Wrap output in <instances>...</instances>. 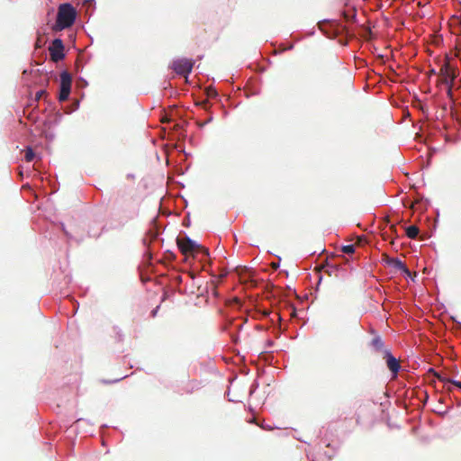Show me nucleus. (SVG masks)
Returning a JSON list of instances; mask_svg holds the SVG:
<instances>
[{"label":"nucleus","mask_w":461,"mask_h":461,"mask_svg":"<svg viewBox=\"0 0 461 461\" xmlns=\"http://www.w3.org/2000/svg\"><path fill=\"white\" fill-rule=\"evenodd\" d=\"M342 252L346 254H352L355 251V246L354 245H346L343 246L341 249Z\"/></svg>","instance_id":"nucleus-14"},{"label":"nucleus","mask_w":461,"mask_h":461,"mask_svg":"<svg viewBox=\"0 0 461 461\" xmlns=\"http://www.w3.org/2000/svg\"><path fill=\"white\" fill-rule=\"evenodd\" d=\"M278 266L279 265L276 264V263H272V267L275 268V269H276L278 267Z\"/></svg>","instance_id":"nucleus-20"},{"label":"nucleus","mask_w":461,"mask_h":461,"mask_svg":"<svg viewBox=\"0 0 461 461\" xmlns=\"http://www.w3.org/2000/svg\"><path fill=\"white\" fill-rule=\"evenodd\" d=\"M71 88H60V92H59V99L60 102H64L66 100H68L69 95H70V91Z\"/></svg>","instance_id":"nucleus-11"},{"label":"nucleus","mask_w":461,"mask_h":461,"mask_svg":"<svg viewBox=\"0 0 461 461\" xmlns=\"http://www.w3.org/2000/svg\"><path fill=\"white\" fill-rule=\"evenodd\" d=\"M419 228L415 225H411L406 228V235L410 239H416L419 234Z\"/></svg>","instance_id":"nucleus-10"},{"label":"nucleus","mask_w":461,"mask_h":461,"mask_svg":"<svg viewBox=\"0 0 461 461\" xmlns=\"http://www.w3.org/2000/svg\"><path fill=\"white\" fill-rule=\"evenodd\" d=\"M71 84H72L71 75L67 71H63L60 74V86H71Z\"/></svg>","instance_id":"nucleus-9"},{"label":"nucleus","mask_w":461,"mask_h":461,"mask_svg":"<svg viewBox=\"0 0 461 461\" xmlns=\"http://www.w3.org/2000/svg\"><path fill=\"white\" fill-rule=\"evenodd\" d=\"M204 91L209 98L216 97L218 95L216 88H204Z\"/></svg>","instance_id":"nucleus-13"},{"label":"nucleus","mask_w":461,"mask_h":461,"mask_svg":"<svg viewBox=\"0 0 461 461\" xmlns=\"http://www.w3.org/2000/svg\"><path fill=\"white\" fill-rule=\"evenodd\" d=\"M46 94L45 90H40L35 95V101L40 100Z\"/></svg>","instance_id":"nucleus-15"},{"label":"nucleus","mask_w":461,"mask_h":461,"mask_svg":"<svg viewBox=\"0 0 461 461\" xmlns=\"http://www.w3.org/2000/svg\"><path fill=\"white\" fill-rule=\"evenodd\" d=\"M384 359H385L388 369L396 375L401 367L399 360L388 349L384 350Z\"/></svg>","instance_id":"nucleus-6"},{"label":"nucleus","mask_w":461,"mask_h":461,"mask_svg":"<svg viewBox=\"0 0 461 461\" xmlns=\"http://www.w3.org/2000/svg\"><path fill=\"white\" fill-rule=\"evenodd\" d=\"M447 95H448L449 97H452V88H451V87H448V88H447Z\"/></svg>","instance_id":"nucleus-18"},{"label":"nucleus","mask_w":461,"mask_h":461,"mask_svg":"<svg viewBox=\"0 0 461 461\" xmlns=\"http://www.w3.org/2000/svg\"><path fill=\"white\" fill-rule=\"evenodd\" d=\"M390 263L396 269L401 270V271L410 275V271L407 268L406 265L402 260H400L399 258H392L390 260Z\"/></svg>","instance_id":"nucleus-7"},{"label":"nucleus","mask_w":461,"mask_h":461,"mask_svg":"<svg viewBox=\"0 0 461 461\" xmlns=\"http://www.w3.org/2000/svg\"><path fill=\"white\" fill-rule=\"evenodd\" d=\"M455 70L450 66L448 61L445 59L444 63L441 65L438 72V78L441 84H445L447 86H452L455 79Z\"/></svg>","instance_id":"nucleus-4"},{"label":"nucleus","mask_w":461,"mask_h":461,"mask_svg":"<svg viewBox=\"0 0 461 461\" xmlns=\"http://www.w3.org/2000/svg\"><path fill=\"white\" fill-rule=\"evenodd\" d=\"M35 157V154L32 150V148L28 147L26 149H25V154H24V158L27 162H31L32 160H33Z\"/></svg>","instance_id":"nucleus-12"},{"label":"nucleus","mask_w":461,"mask_h":461,"mask_svg":"<svg viewBox=\"0 0 461 461\" xmlns=\"http://www.w3.org/2000/svg\"><path fill=\"white\" fill-rule=\"evenodd\" d=\"M391 228H392V229H393L394 230H395V229H396L394 225H392V227H391Z\"/></svg>","instance_id":"nucleus-22"},{"label":"nucleus","mask_w":461,"mask_h":461,"mask_svg":"<svg viewBox=\"0 0 461 461\" xmlns=\"http://www.w3.org/2000/svg\"><path fill=\"white\" fill-rule=\"evenodd\" d=\"M438 378H439L440 380L444 381V379L441 378L440 375H438Z\"/></svg>","instance_id":"nucleus-23"},{"label":"nucleus","mask_w":461,"mask_h":461,"mask_svg":"<svg viewBox=\"0 0 461 461\" xmlns=\"http://www.w3.org/2000/svg\"><path fill=\"white\" fill-rule=\"evenodd\" d=\"M51 60L58 62L64 59V44L60 39H55L49 47Z\"/></svg>","instance_id":"nucleus-5"},{"label":"nucleus","mask_w":461,"mask_h":461,"mask_svg":"<svg viewBox=\"0 0 461 461\" xmlns=\"http://www.w3.org/2000/svg\"><path fill=\"white\" fill-rule=\"evenodd\" d=\"M36 47L40 48L41 47V42H40V40L37 41L36 42Z\"/></svg>","instance_id":"nucleus-21"},{"label":"nucleus","mask_w":461,"mask_h":461,"mask_svg":"<svg viewBox=\"0 0 461 461\" xmlns=\"http://www.w3.org/2000/svg\"><path fill=\"white\" fill-rule=\"evenodd\" d=\"M50 83V77H45V84H46V85H49Z\"/></svg>","instance_id":"nucleus-19"},{"label":"nucleus","mask_w":461,"mask_h":461,"mask_svg":"<svg viewBox=\"0 0 461 461\" xmlns=\"http://www.w3.org/2000/svg\"><path fill=\"white\" fill-rule=\"evenodd\" d=\"M193 67L194 61L186 58L177 59L171 65V68L177 75L185 77V83H189L187 75L192 71Z\"/></svg>","instance_id":"nucleus-3"},{"label":"nucleus","mask_w":461,"mask_h":461,"mask_svg":"<svg viewBox=\"0 0 461 461\" xmlns=\"http://www.w3.org/2000/svg\"><path fill=\"white\" fill-rule=\"evenodd\" d=\"M227 275H228V271L226 269H222L219 275V277L221 279V278H224Z\"/></svg>","instance_id":"nucleus-16"},{"label":"nucleus","mask_w":461,"mask_h":461,"mask_svg":"<svg viewBox=\"0 0 461 461\" xmlns=\"http://www.w3.org/2000/svg\"><path fill=\"white\" fill-rule=\"evenodd\" d=\"M176 244L182 254L185 256L192 255L194 257L199 253L209 256V251L206 248L197 244L188 237L177 238Z\"/></svg>","instance_id":"nucleus-2"},{"label":"nucleus","mask_w":461,"mask_h":461,"mask_svg":"<svg viewBox=\"0 0 461 461\" xmlns=\"http://www.w3.org/2000/svg\"><path fill=\"white\" fill-rule=\"evenodd\" d=\"M448 382H450L451 384H453L456 387L461 388V382H459V381H452V380H448Z\"/></svg>","instance_id":"nucleus-17"},{"label":"nucleus","mask_w":461,"mask_h":461,"mask_svg":"<svg viewBox=\"0 0 461 461\" xmlns=\"http://www.w3.org/2000/svg\"><path fill=\"white\" fill-rule=\"evenodd\" d=\"M77 17V11L72 5L66 3L59 6L56 30H64L73 25Z\"/></svg>","instance_id":"nucleus-1"},{"label":"nucleus","mask_w":461,"mask_h":461,"mask_svg":"<svg viewBox=\"0 0 461 461\" xmlns=\"http://www.w3.org/2000/svg\"><path fill=\"white\" fill-rule=\"evenodd\" d=\"M371 347L377 352L384 351V341L380 336H375L370 341Z\"/></svg>","instance_id":"nucleus-8"}]
</instances>
